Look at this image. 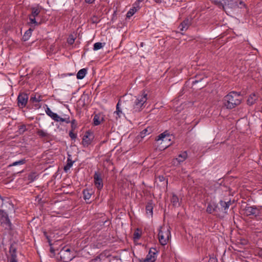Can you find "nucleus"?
<instances>
[{
	"mask_svg": "<svg viewBox=\"0 0 262 262\" xmlns=\"http://www.w3.org/2000/svg\"><path fill=\"white\" fill-rule=\"evenodd\" d=\"M223 102L226 108L232 109L241 103L242 97L239 93L232 91L224 97Z\"/></svg>",
	"mask_w": 262,
	"mask_h": 262,
	"instance_id": "1",
	"label": "nucleus"
},
{
	"mask_svg": "<svg viewBox=\"0 0 262 262\" xmlns=\"http://www.w3.org/2000/svg\"><path fill=\"white\" fill-rule=\"evenodd\" d=\"M171 236L169 227L163 225L161 226L159 230L158 239L160 244L165 246L168 243Z\"/></svg>",
	"mask_w": 262,
	"mask_h": 262,
	"instance_id": "2",
	"label": "nucleus"
},
{
	"mask_svg": "<svg viewBox=\"0 0 262 262\" xmlns=\"http://www.w3.org/2000/svg\"><path fill=\"white\" fill-rule=\"evenodd\" d=\"M147 94L144 92L142 95H138L136 97L133 102L132 110L134 113L139 112L143 110L144 107V104L147 100Z\"/></svg>",
	"mask_w": 262,
	"mask_h": 262,
	"instance_id": "3",
	"label": "nucleus"
},
{
	"mask_svg": "<svg viewBox=\"0 0 262 262\" xmlns=\"http://www.w3.org/2000/svg\"><path fill=\"white\" fill-rule=\"evenodd\" d=\"M0 223L6 229L11 228V222L8 218V214L2 210H0Z\"/></svg>",
	"mask_w": 262,
	"mask_h": 262,
	"instance_id": "4",
	"label": "nucleus"
},
{
	"mask_svg": "<svg viewBox=\"0 0 262 262\" xmlns=\"http://www.w3.org/2000/svg\"><path fill=\"white\" fill-rule=\"evenodd\" d=\"M244 5L241 0H226L225 9H234L238 7V5Z\"/></svg>",
	"mask_w": 262,
	"mask_h": 262,
	"instance_id": "5",
	"label": "nucleus"
},
{
	"mask_svg": "<svg viewBox=\"0 0 262 262\" xmlns=\"http://www.w3.org/2000/svg\"><path fill=\"white\" fill-rule=\"evenodd\" d=\"M28 96L25 93L19 94L17 97V103L19 107H24L28 102Z\"/></svg>",
	"mask_w": 262,
	"mask_h": 262,
	"instance_id": "6",
	"label": "nucleus"
},
{
	"mask_svg": "<svg viewBox=\"0 0 262 262\" xmlns=\"http://www.w3.org/2000/svg\"><path fill=\"white\" fill-rule=\"evenodd\" d=\"M157 251L155 248H150L144 262H154L156 259Z\"/></svg>",
	"mask_w": 262,
	"mask_h": 262,
	"instance_id": "7",
	"label": "nucleus"
},
{
	"mask_svg": "<svg viewBox=\"0 0 262 262\" xmlns=\"http://www.w3.org/2000/svg\"><path fill=\"white\" fill-rule=\"evenodd\" d=\"M94 180L96 187L98 190H101L103 186V184L100 173L95 172L94 176Z\"/></svg>",
	"mask_w": 262,
	"mask_h": 262,
	"instance_id": "8",
	"label": "nucleus"
},
{
	"mask_svg": "<svg viewBox=\"0 0 262 262\" xmlns=\"http://www.w3.org/2000/svg\"><path fill=\"white\" fill-rule=\"evenodd\" d=\"M221 210L217 206V205L214 203H210L208 204L206 211L209 214L213 213V212L218 213Z\"/></svg>",
	"mask_w": 262,
	"mask_h": 262,
	"instance_id": "9",
	"label": "nucleus"
},
{
	"mask_svg": "<svg viewBox=\"0 0 262 262\" xmlns=\"http://www.w3.org/2000/svg\"><path fill=\"white\" fill-rule=\"evenodd\" d=\"M245 211L247 216L256 215L259 213L258 209L254 206H246L245 208Z\"/></svg>",
	"mask_w": 262,
	"mask_h": 262,
	"instance_id": "10",
	"label": "nucleus"
},
{
	"mask_svg": "<svg viewBox=\"0 0 262 262\" xmlns=\"http://www.w3.org/2000/svg\"><path fill=\"white\" fill-rule=\"evenodd\" d=\"M60 257L64 262H68L73 259L74 256L71 253L66 252L64 250H61L60 252Z\"/></svg>",
	"mask_w": 262,
	"mask_h": 262,
	"instance_id": "11",
	"label": "nucleus"
},
{
	"mask_svg": "<svg viewBox=\"0 0 262 262\" xmlns=\"http://www.w3.org/2000/svg\"><path fill=\"white\" fill-rule=\"evenodd\" d=\"M258 94L256 93H253L250 94L247 99V102L249 105H253L258 98Z\"/></svg>",
	"mask_w": 262,
	"mask_h": 262,
	"instance_id": "12",
	"label": "nucleus"
},
{
	"mask_svg": "<svg viewBox=\"0 0 262 262\" xmlns=\"http://www.w3.org/2000/svg\"><path fill=\"white\" fill-rule=\"evenodd\" d=\"M92 135L89 132H86L83 136L82 139V144L85 146H89L92 141Z\"/></svg>",
	"mask_w": 262,
	"mask_h": 262,
	"instance_id": "13",
	"label": "nucleus"
},
{
	"mask_svg": "<svg viewBox=\"0 0 262 262\" xmlns=\"http://www.w3.org/2000/svg\"><path fill=\"white\" fill-rule=\"evenodd\" d=\"M156 140H161L162 142L170 141L171 140L170 135L167 132H165L160 134L157 138Z\"/></svg>",
	"mask_w": 262,
	"mask_h": 262,
	"instance_id": "14",
	"label": "nucleus"
},
{
	"mask_svg": "<svg viewBox=\"0 0 262 262\" xmlns=\"http://www.w3.org/2000/svg\"><path fill=\"white\" fill-rule=\"evenodd\" d=\"M190 24V21L188 19H185L179 26V28L181 31L187 30Z\"/></svg>",
	"mask_w": 262,
	"mask_h": 262,
	"instance_id": "15",
	"label": "nucleus"
},
{
	"mask_svg": "<svg viewBox=\"0 0 262 262\" xmlns=\"http://www.w3.org/2000/svg\"><path fill=\"white\" fill-rule=\"evenodd\" d=\"M45 112L48 116L50 117L53 120L57 122V118H58V115L56 113H53L51 110L47 107Z\"/></svg>",
	"mask_w": 262,
	"mask_h": 262,
	"instance_id": "16",
	"label": "nucleus"
},
{
	"mask_svg": "<svg viewBox=\"0 0 262 262\" xmlns=\"http://www.w3.org/2000/svg\"><path fill=\"white\" fill-rule=\"evenodd\" d=\"M220 204L221 206V210L224 211V212L226 213L227 210L229 208L231 205L230 201L225 202L222 200L220 201Z\"/></svg>",
	"mask_w": 262,
	"mask_h": 262,
	"instance_id": "17",
	"label": "nucleus"
},
{
	"mask_svg": "<svg viewBox=\"0 0 262 262\" xmlns=\"http://www.w3.org/2000/svg\"><path fill=\"white\" fill-rule=\"evenodd\" d=\"M57 122H62L68 124L71 122L70 116L65 114L61 116H59L58 115V118H57Z\"/></svg>",
	"mask_w": 262,
	"mask_h": 262,
	"instance_id": "18",
	"label": "nucleus"
},
{
	"mask_svg": "<svg viewBox=\"0 0 262 262\" xmlns=\"http://www.w3.org/2000/svg\"><path fill=\"white\" fill-rule=\"evenodd\" d=\"M187 153L186 151H184L179 155L178 157L176 159V161L180 164L181 162L184 161L187 159Z\"/></svg>",
	"mask_w": 262,
	"mask_h": 262,
	"instance_id": "19",
	"label": "nucleus"
},
{
	"mask_svg": "<svg viewBox=\"0 0 262 262\" xmlns=\"http://www.w3.org/2000/svg\"><path fill=\"white\" fill-rule=\"evenodd\" d=\"M74 161L71 159V156L69 155L67 159V163L64 167V170L65 172H68L70 169L73 165Z\"/></svg>",
	"mask_w": 262,
	"mask_h": 262,
	"instance_id": "20",
	"label": "nucleus"
},
{
	"mask_svg": "<svg viewBox=\"0 0 262 262\" xmlns=\"http://www.w3.org/2000/svg\"><path fill=\"white\" fill-rule=\"evenodd\" d=\"M146 212L147 214L152 215V210H153V203L152 201H149L147 203L146 206Z\"/></svg>",
	"mask_w": 262,
	"mask_h": 262,
	"instance_id": "21",
	"label": "nucleus"
},
{
	"mask_svg": "<svg viewBox=\"0 0 262 262\" xmlns=\"http://www.w3.org/2000/svg\"><path fill=\"white\" fill-rule=\"evenodd\" d=\"M87 73V70L86 69H82L80 70L77 74V78L78 79H82L85 76Z\"/></svg>",
	"mask_w": 262,
	"mask_h": 262,
	"instance_id": "22",
	"label": "nucleus"
},
{
	"mask_svg": "<svg viewBox=\"0 0 262 262\" xmlns=\"http://www.w3.org/2000/svg\"><path fill=\"white\" fill-rule=\"evenodd\" d=\"M171 202L174 207L180 206V202L178 197L174 194H173L171 198Z\"/></svg>",
	"mask_w": 262,
	"mask_h": 262,
	"instance_id": "23",
	"label": "nucleus"
},
{
	"mask_svg": "<svg viewBox=\"0 0 262 262\" xmlns=\"http://www.w3.org/2000/svg\"><path fill=\"white\" fill-rule=\"evenodd\" d=\"M38 174L36 172H31L28 176V180L31 183L36 180Z\"/></svg>",
	"mask_w": 262,
	"mask_h": 262,
	"instance_id": "24",
	"label": "nucleus"
},
{
	"mask_svg": "<svg viewBox=\"0 0 262 262\" xmlns=\"http://www.w3.org/2000/svg\"><path fill=\"white\" fill-rule=\"evenodd\" d=\"M83 198L85 201H89L92 195V191L88 189L84 190L83 191Z\"/></svg>",
	"mask_w": 262,
	"mask_h": 262,
	"instance_id": "25",
	"label": "nucleus"
},
{
	"mask_svg": "<svg viewBox=\"0 0 262 262\" xmlns=\"http://www.w3.org/2000/svg\"><path fill=\"white\" fill-rule=\"evenodd\" d=\"M32 31L33 30L30 28L25 32L23 36V39L25 41L28 40L29 39V38L31 36Z\"/></svg>",
	"mask_w": 262,
	"mask_h": 262,
	"instance_id": "26",
	"label": "nucleus"
},
{
	"mask_svg": "<svg viewBox=\"0 0 262 262\" xmlns=\"http://www.w3.org/2000/svg\"><path fill=\"white\" fill-rule=\"evenodd\" d=\"M151 132V128H149V127H147L145 129H144V130H143L141 133H140V135H141V137L142 138H143L146 135H149L150 132Z\"/></svg>",
	"mask_w": 262,
	"mask_h": 262,
	"instance_id": "27",
	"label": "nucleus"
},
{
	"mask_svg": "<svg viewBox=\"0 0 262 262\" xmlns=\"http://www.w3.org/2000/svg\"><path fill=\"white\" fill-rule=\"evenodd\" d=\"M226 0H214V3L220 7L225 9Z\"/></svg>",
	"mask_w": 262,
	"mask_h": 262,
	"instance_id": "28",
	"label": "nucleus"
},
{
	"mask_svg": "<svg viewBox=\"0 0 262 262\" xmlns=\"http://www.w3.org/2000/svg\"><path fill=\"white\" fill-rule=\"evenodd\" d=\"M137 9H135V8H134L133 7L129 9V10L127 12L126 14V17L129 18L131 17L136 12Z\"/></svg>",
	"mask_w": 262,
	"mask_h": 262,
	"instance_id": "29",
	"label": "nucleus"
},
{
	"mask_svg": "<svg viewBox=\"0 0 262 262\" xmlns=\"http://www.w3.org/2000/svg\"><path fill=\"white\" fill-rule=\"evenodd\" d=\"M40 12V11L39 9L36 8H32V13L30 16H31L33 17H35L39 14Z\"/></svg>",
	"mask_w": 262,
	"mask_h": 262,
	"instance_id": "30",
	"label": "nucleus"
},
{
	"mask_svg": "<svg viewBox=\"0 0 262 262\" xmlns=\"http://www.w3.org/2000/svg\"><path fill=\"white\" fill-rule=\"evenodd\" d=\"M101 121L99 115H95L93 119V123L95 125H98L100 124Z\"/></svg>",
	"mask_w": 262,
	"mask_h": 262,
	"instance_id": "31",
	"label": "nucleus"
},
{
	"mask_svg": "<svg viewBox=\"0 0 262 262\" xmlns=\"http://www.w3.org/2000/svg\"><path fill=\"white\" fill-rule=\"evenodd\" d=\"M103 47L102 43L101 42H96L94 45L93 50L94 51H97L100 49H101Z\"/></svg>",
	"mask_w": 262,
	"mask_h": 262,
	"instance_id": "32",
	"label": "nucleus"
},
{
	"mask_svg": "<svg viewBox=\"0 0 262 262\" xmlns=\"http://www.w3.org/2000/svg\"><path fill=\"white\" fill-rule=\"evenodd\" d=\"M25 162H26V160L25 159H21L20 160L13 162L12 164H11L10 165V166H16L18 165H23L25 163Z\"/></svg>",
	"mask_w": 262,
	"mask_h": 262,
	"instance_id": "33",
	"label": "nucleus"
},
{
	"mask_svg": "<svg viewBox=\"0 0 262 262\" xmlns=\"http://www.w3.org/2000/svg\"><path fill=\"white\" fill-rule=\"evenodd\" d=\"M37 134L38 136L41 137H45L48 135L47 133L43 130H38Z\"/></svg>",
	"mask_w": 262,
	"mask_h": 262,
	"instance_id": "34",
	"label": "nucleus"
},
{
	"mask_svg": "<svg viewBox=\"0 0 262 262\" xmlns=\"http://www.w3.org/2000/svg\"><path fill=\"white\" fill-rule=\"evenodd\" d=\"M30 23L31 24H34L35 25H38V23L36 21L35 17H33L31 16H29Z\"/></svg>",
	"mask_w": 262,
	"mask_h": 262,
	"instance_id": "35",
	"label": "nucleus"
},
{
	"mask_svg": "<svg viewBox=\"0 0 262 262\" xmlns=\"http://www.w3.org/2000/svg\"><path fill=\"white\" fill-rule=\"evenodd\" d=\"M140 234L139 233L138 230L137 231H135L134 233V238L135 239H138L140 237Z\"/></svg>",
	"mask_w": 262,
	"mask_h": 262,
	"instance_id": "36",
	"label": "nucleus"
},
{
	"mask_svg": "<svg viewBox=\"0 0 262 262\" xmlns=\"http://www.w3.org/2000/svg\"><path fill=\"white\" fill-rule=\"evenodd\" d=\"M133 7L135 8V9H137V11H138L140 8V3L136 1L135 3L133 4Z\"/></svg>",
	"mask_w": 262,
	"mask_h": 262,
	"instance_id": "37",
	"label": "nucleus"
},
{
	"mask_svg": "<svg viewBox=\"0 0 262 262\" xmlns=\"http://www.w3.org/2000/svg\"><path fill=\"white\" fill-rule=\"evenodd\" d=\"M31 101H32V102H38L40 101V98H36V97H31Z\"/></svg>",
	"mask_w": 262,
	"mask_h": 262,
	"instance_id": "38",
	"label": "nucleus"
},
{
	"mask_svg": "<svg viewBox=\"0 0 262 262\" xmlns=\"http://www.w3.org/2000/svg\"><path fill=\"white\" fill-rule=\"evenodd\" d=\"M10 262H17V259H16V255H15V254L12 255L10 260Z\"/></svg>",
	"mask_w": 262,
	"mask_h": 262,
	"instance_id": "39",
	"label": "nucleus"
},
{
	"mask_svg": "<svg viewBox=\"0 0 262 262\" xmlns=\"http://www.w3.org/2000/svg\"><path fill=\"white\" fill-rule=\"evenodd\" d=\"M75 39L73 37H69L68 39V42L70 44L72 45L74 42Z\"/></svg>",
	"mask_w": 262,
	"mask_h": 262,
	"instance_id": "40",
	"label": "nucleus"
},
{
	"mask_svg": "<svg viewBox=\"0 0 262 262\" xmlns=\"http://www.w3.org/2000/svg\"><path fill=\"white\" fill-rule=\"evenodd\" d=\"M69 136L72 139H75L76 137V135L75 134H74L72 132H70Z\"/></svg>",
	"mask_w": 262,
	"mask_h": 262,
	"instance_id": "41",
	"label": "nucleus"
},
{
	"mask_svg": "<svg viewBox=\"0 0 262 262\" xmlns=\"http://www.w3.org/2000/svg\"><path fill=\"white\" fill-rule=\"evenodd\" d=\"M118 115L119 114V113L121 112V111L119 110V103H118L117 104V106H116V111L115 112Z\"/></svg>",
	"mask_w": 262,
	"mask_h": 262,
	"instance_id": "42",
	"label": "nucleus"
},
{
	"mask_svg": "<svg viewBox=\"0 0 262 262\" xmlns=\"http://www.w3.org/2000/svg\"><path fill=\"white\" fill-rule=\"evenodd\" d=\"M95 0H85V3L88 4H92L93 3Z\"/></svg>",
	"mask_w": 262,
	"mask_h": 262,
	"instance_id": "43",
	"label": "nucleus"
},
{
	"mask_svg": "<svg viewBox=\"0 0 262 262\" xmlns=\"http://www.w3.org/2000/svg\"><path fill=\"white\" fill-rule=\"evenodd\" d=\"M62 250H64L66 251V252H68V253H71V251L70 248H63Z\"/></svg>",
	"mask_w": 262,
	"mask_h": 262,
	"instance_id": "44",
	"label": "nucleus"
},
{
	"mask_svg": "<svg viewBox=\"0 0 262 262\" xmlns=\"http://www.w3.org/2000/svg\"><path fill=\"white\" fill-rule=\"evenodd\" d=\"M209 262H217V260L215 258H211L209 259Z\"/></svg>",
	"mask_w": 262,
	"mask_h": 262,
	"instance_id": "45",
	"label": "nucleus"
},
{
	"mask_svg": "<svg viewBox=\"0 0 262 262\" xmlns=\"http://www.w3.org/2000/svg\"><path fill=\"white\" fill-rule=\"evenodd\" d=\"M76 120L75 119H73L72 120V121H71L70 123H71V124L73 126V125L75 124H76Z\"/></svg>",
	"mask_w": 262,
	"mask_h": 262,
	"instance_id": "46",
	"label": "nucleus"
},
{
	"mask_svg": "<svg viewBox=\"0 0 262 262\" xmlns=\"http://www.w3.org/2000/svg\"><path fill=\"white\" fill-rule=\"evenodd\" d=\"M154 1L157 3H161L162 2V0H154Z\"/></svg>",
	"mask_w": 262,
	"mask_h": 262,
	"instance_id": "47",
	"label": "nucleus"
},
{
	"mask_svg": "<svg viewBox=\"0 0 262 262\" xmlns=\"http://www.w3.org/2000/svg\"><path fill=\"white\" fill-rule=\"evenodd\" d=\"M144 0H137L136 1L137 2H138L139 3H141V2H142Z\"/></svg>",
	"mask_w": 262,
	"mask_h": 262,
	"instance_id": "48",
	"label": "nucleus"
},
{
	"mask_svg": "<svg viewBox=\"0 0 262 262\" xmlns=\"http://www.w3.org/2000/svg\"><path fill=\"white\" fill-rule=\"evenodd\" d=\"M0 199H1L2 201H4V198H3V196H2L1 195H0Z\"/></svg>",
	"mask_w": 262,
	"mask_h": 262,
	"instance_id": "49",
	"label": "nucleus"
},
{
	"mask_svg": "<svg viewBox=\"0 0 262 262\" xmlns=\"http://www.w3.org/2000/svg\"><path fill=\"white\" fill-rule=\"evenodd\" d=\"M68 75L69 76H72V75H74V73H70V74H68Z\"/></svg>",
	"mask_w": 262,
	"mask_h": 262,
	"instance_id": "50",
	"label": "nucleus"
},
{
	"mask_svg": "<svg viewBox=\"0 0 262 262\" xmlns=\"http://www.w3.org/2000/svg\"><path fill=\"white\" fill-rule=\"evenodd\" d=\"M260 254L262 256V248L260 250Z\"/></svg>",
	"mask_w": 262,
	"mask_h": 262,
	"instance_id": "51",
	"label": "nucleus"
},
{
	"mask_svg": "<svg viewBox=\"0 0 262 262\" xmlns=\"http://www.w3.org/2000/svg\"><path fill=\"white\" fill-rule=\"evenodd\" d=\"M162 179H163V177H162V178L160 179V181H162Z\"/></svg>",
	"mask_w": 262,
	"mask_h": 262,
	"instance_id": "52",
	"label": "nucleus"
},
{
	"mask_svg": "<svg viewBox=\"0 0 262 262\" xmlns=\"http://www.w3.org/2000/svg\"><path fill=\"white\" fill-rule=\"evenodd\" d=\"M162 179H163V177H162V178L160 179V181H162Z\"/></svg>",
	"mask_w": 262,
	"mask_h": 262,
	"instance_id": "53",
	"label": "nucleus"
},
{
	"mask_svg": "<svg viewBox=\"0 0 262 262\" xmlns=\"http://www.w3.org/2000/svg\"><path fill=\"white\" fill-rule=\"evenodd\" d=\"M162 179H163V177H162V178L160 179V181H162Z\"/></svg>",
	"mask_w": 262,
	"mask_h": 262,
	"instance_id": "54",
	"label": "nucleus"
}]
</instances>
